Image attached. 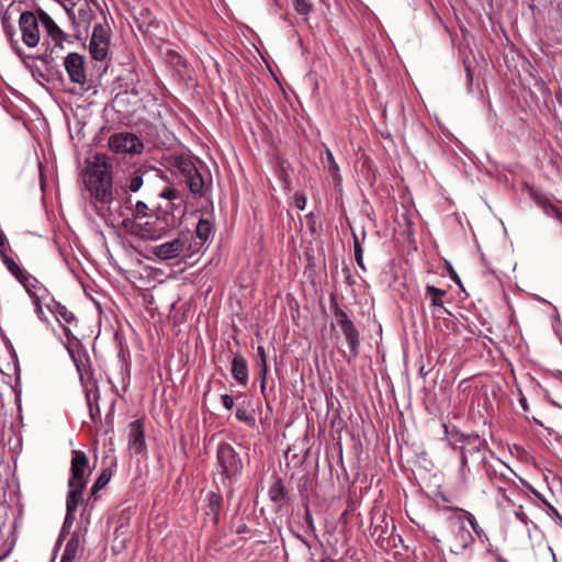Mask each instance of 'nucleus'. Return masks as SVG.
<instances>
[{"label":"nucleus","mask_w":562,"mask_h":562,"mask_svg":"<svg viewBox=\"0 0 562 562\" xmlns=\"http://www.w3.org/2000/svg\"><path fill=\"white\" fill-rule=\"evenodd\" d=\"M446 295V291L438 289L434 285H427L425 290V296L430 301L431 306L442 307V297Z\"/></svg>","instance_id":"33"},{"label":"nucleus","mask_w":562,"mask_h":562,"mask_svg":"<svg viewBox=\"0 0 562 562\" xmlns=\"http://www.w3.org/2000/svg\"><path fill=\"white\" fill-rule=\"evenodd\" d=\"M159 196L168 201L165 207L168 210H175L176 207H183L182 200L178 190L166 187L159 192Z\"/></svg>","instance_id":"31"},{"label":"nucleus","mask_w":562,"mask_h":562,"mask_svg":"<svg viewBox=\"0 0 562 562\" xmlns=\"http://www.w3.org/2000/svg\"><path fill=\"white\" fill-rule=\"evenodd\" d=\"M532 493L537 496V497H541V495L536 491V490H532Z\"/></svg>","instance_id":"52"},{"label":"nucleus","mask_w":562,"mask_h":562,"mask_svg":"<svg viewBox=\"0 0 562 562\" xmlns=\"http://www.w3.org/2000/svg\"><path fill=\"white\" fill-rule=\"evenodd\" d=\"M80 549V540L77 535H72L67 541L61 559L65 562H75Z\"/></svg>","instance_id":"30"},{"label":"nucleus","mask_w":562,"mask_h":562,"mask_svg":"<svg viewBox=\"0 0 562 562\" xmlns=\"http://www.w3.org/2000/svg\"><path fill=\"white\" fill-rule=\"evenodd\" d=\"M109 147L116 154H140L144 149L143 142L128 132H121L109 137Z\"/></svg>","instance_id":"9"},{"label":"nucleus","mask_w":562,"mask_h":562,"mask_svg":"<svg viewBox=\"0 0 562 562\" xmlns=\"http://www.w3.org/2000/svg\"><path fill=\"white\" fill-rule=\"evenodd\" d=\"M325 151H326V164L328 166V171L331 173V177H333L335 183H340L341 177L339 173V166L336 162L330 149L326 148Z\"/></svg>","instance_id":"36"},{"label":"nucleus","mask_w":562,"mask_h":562,"mask_svg":"<svg viewBox=\"0 0 562 562\" xmlns=\"http://www.w3.org/2000/svg\"><path fill=\"white\" fill-rule=\"evenodd\" d=\"M366 236H367L366 231L362 229V238H361L362 241L366 239Z\"/></svg>","instance_id":"51"},{"label":"nucleus","mask_w":562,"mask_h":562,"mask_svg":"<svg viewBox=\"0 0 562 562\" xmlns=\"http://www.w3.org/2000/svg\"><path fill=\"white\" fill-rule=\"evenodd\" d=\"M89 459L83 451L72 450L70 461V479L68 486L86 487L90 475Z\"/></svg>","instance_id":"10"},{"label":"nucleus","mask_w":562,"mask_h":562,"mask_svg":"<svg viewBox=\"0 0 562 562\" xmlns=\"http://www.w3.org/2000/svg\"><path fill=\"white\" fill-rule=\"evenodd\" d=\"M360 261H356L358 267L360 269H362L363 271H366V267H364V263H363V258L359 259Z\"/></svg>","instance_id":"49"},{"label":"nucleus","mask_w":562,"mask_h":562,"mask_svg":"<svg viewBox=\"0 0 562 562\" xmlns=\"http://www.w3.org/2000/svg\"><path fill=\"white\" fill-rule=\"evenodd\" d=\"M222 506V496L217 493L211 492L207 494V514L213 515L217 521L220 516V509Z\"/></svg>","instance_id":"35"},{"label":"nucleus","mask_w":562,"mask_h":562,"mask_svg":"<svg viewBox=\"0 0 562 562\" xmlns=\"http://www.w3.org/2000/svg\"><path fill=\"white\" fill-rule=\"evenodd\" d=\"M449 276L453 281H456L457 283H460V279H459L457 272L451 267L449 268Z\"/></svg>","instance_id":"47"},{"label":"nucleus","mask_w":562,"mask_h":562,"mask_svg":"<svg viewBox=\"0 0 562 562\" xmlns=\"http://www.w3.org/2000/svg\"><path fill=\"white\" fill-rule=\"evenodd\" d=\"M109 43L110 37L106 29L100 23L95 24L89 44L92 58L95 60L105 59L109 50Z\"/></svg>","instance_id":"13"},{"label":"nucleus","mask_w":562,"mask_h":562,"mask_svg":"<svg viewBox=\"0 0 562 562\" xmlns=\"http://www.w3.org/2000/svg\"><path fill=\"white\" fill-rule=\"evenodd\" d=\"M144 183L143 173L136 171L128 176L122 189L125 192H137Z\"/></svg>","instance_id":"34"},{"label":"nucleus","mask_w":562,"mask_h":562,"mask_svg":"<svg viewBox=\"0 0 562 562\" xmlns=\"http://www.w3.org/2000/svg\"><path fill=\"white\" fill-rule=\"evenodd\" d=\"M139 104L140 98L135 88L131 91L119 92L112 100L113 110L122 117H131L137 111Z\"/></svg>","instance_id":"12"},{"label":"nucleus","mask_w":562,"mask_h":562,"mask_svg":"<svg viewBox=\"0 0 562 562\" xmlns=\"http://www.w3.org/2000/svg\"><path fill=\"white\" fill-rule=\"evenodd\" d=\"M286 490L281 479H278L268 491V495L271 502L280 503L286 498Z\"/></svg>","instance_id":"32"},{"label":"nucleus","mask_w":562,"mask_h":562,"mask_svg":"<svg viewBox=\"0 0 562 562\" xmlns=\"http://www.w3.org/2000/svg\"><path fill=\"white\" fill-rule=\"evenodd\" d=\"M169 162L171 168L179 172L183 178L190 176V173L196 169L193 160L190 157L183 155L170 157Z\"/></svg>","instance_id":"23"},{"label":"nucleus","mask_w":562,"mask_h":562,"mask_svg":"<svg viewBox=\"0 0 562 562\" xmlns=\"http://www.w3.org/2000/svg\"><path fill=\"white\" fill-rule=\"evenodd\" d=\"M196 238L200 240L199 243H194L193 248H196V251L213 236V224L209 220L201 218L195 227Z\"/></svg>","instance_id":"24"},{"label":"nucleus","mask_w":562,"mask_h":562,"mask_svg":"<svg viewBox=\"0 0 562 562\" xmlns=\"http://www.w3.org/2000/svg\"><path fill=\"white\" fill-rule=\"evenodd\" d=\"M128 448L135 454H140L146 450L145 429L140 419L130 424Z\"/></svg>","instance_id":"17"},{"label":"nucleus","mask_w":562,"mask_h":562,"mask_svg":"<svg viewBox=\"0 0 562 562\" xmlns=\"http://www.w3.org/2000/svg\"><path fill=\"white\" fill-rule=\"evenodd\" d=\"M5 243H7V238H5V235L3 234V232L0 231V249L1 250H4V246H5Z\"/></svg>","instance_id":"48"},{"label":"nucleus","mask_w":562,"mask_h":562,"mask_svg":"<svg viewBox=\"0 0 562 562\" xmlns=\"http://www.w3.org/2000/svg\"><path fill=\"white\" fill-rule=\"evenodd\" d=\"M232 375L241 385L248 382V363L241 355H235L232 361Z\"/></svg>","instance_id":"22"},{"label":"nucleus","mask_w":562,"mask_h":562,"mask_svg":"<svg viewBox=\"0 0 562 562\" xmlns=\"http://www.w3.org/2000/svg\"><path fill=\"white\" fill-rule=\"evenodd\" d=\"M293 5L297 13L308 14L312 11V3L310 0H292Z\"/></svg>","instance_id":"39"},{"label":"nucleus","mask_w":562,"mask_h":562,"mask_svg":"<svg viewBox=\"0 0 562 562\" xmlns=\"http://www.w3.org/2000/svg\"><path fill=\"white\" fill-rule=\"evenodd\" d=\"M468 520L471 525V527L473 528V530L477 533V521L475 519V517L472 515V514H468Z\"/></svg>","instance_id":"46"},{"label":"nucleus","mask_w":562,"mask_h":562,"mask_svg":"<svg viewBox=\"0 0 562 562\" xmlns=\"http://www.w3.org/2000/svg\"><path fill=\"white\" fill-rule=\"evenodd\" d=\"M133 18L139 32L144 34L149 32L151 26L155 24V16L153 15L151 11L143 5L134 8Z\"/></svg>","instance_id":"20"},{"label":"nucleus","mask_w":562,"mask_h":562,"mask_svg":"<svg viewBox=\"0 0 562 562\" xmlns=\"http://www.w3.org/2000/svg\"><path fill=\"white\" fill-rule=\"evenodd\" d=\"M525 190L527 191L530 199L537 205H539L548 216L554 217L555 220L562 223L561 211L551 202V200L546 194H543L542 192H540L530 184H526Z\"/></svg>","instance_id":"16"},{"label":"nucleus","mask_w":562,"mask_h":562,"mask_svg":"<svg viewBox=\"0 0 562 562\" xmlns=\"http://www.w3.org/2000/svg\"><path fill=\"white\" fill-rule=\"evenodd\" d=\"M111 472L109 470H103L101 474L98 476L95 482L93 483L90 494L91 496H95L97 493L102 490L111 480Z\"/></svg>","instance_id":"37"},{"label":"nucleus","mask_w":562,"mask_h":562,"mask_svg":"<svg viewBox=\"0 0 562 562\" xmlns=\"http://www.w3.org/2000/svg\"><path fill=\"white\" fill-rule=\"evenodd\" d=\"M24 286L26 293L32 299L33 304L35 305V310L37 314H42V300L45 297L47 290L45 286L30 273L27 274V281L21 282Z\"/></svg>","instance_id":"18"},{"label":"nucleus","mask_w":562,"mask_h":562,"mask_svg":"<svg viewBox=\"0 0 562 562\" xmlns=\"http://www.w3.org/2000/svg\"><path fill=\"white\" fill-rule=\"evenodd\" d=\"M329 308L333 313L335 324L339 326L349 346V355L347 356V361L350 362L355 360L359 355V330L347 315V313L339 306L335 294H330L329 296Z\"/></svg>","instance_id":"3"},{"label":"nucleus","mask_w":562,"mask_h":562,"mask_svg":"<svg viewBox=\"0 0 562 562\" xmlns=\"http://www.w3.org/2000/svg\"><path fill=\"white\" fill-rule=\"evenodd\" d=\"M259 378H260V389L261 393H265L266 383H267V374H268V364L267 363H259Z\"/></svg>","instance_id":"40"},{"label":"nucleus","mask_w":562,"mask_h":562,"mask_svg":"<svg viewBox=\"0 0 562 562\" xmlns=\"http://www.w3.org/2000/svg\"><path fill=\"white\" fill-rule=\"evenodd\" d=\"M169 61L172 63L176 67H186V60L177 53L169 52Z\"/></svg>","instance_id":"42"},{"label":"nucleus","mask_w":562,"mask_h":562,"mask_svg":"<svg viewBox=\"0 0 562 562\" xmlns=\"http://www.w3.org/2000/svg\"><path fill=\"white\" fill-rule=\"evenodd\" d=\"M352 239H353L355 259H356V261H360L359 259L363 258V249L361 246V241L355 233H352Z\"/></svg>","instance_id":"41"},{"label":"nucleus","mask_w":562,"mask_h":562,"mask_svg":"<svg viewBox=\"0 0 562 562\" xmlns=\"http://www.w3.org/2000/svg\"><path fill=\"white\" fill-rule=\"evenodd\" d=\"M235 416L236 418L239 420V422H243L245 424H247L248 426H254L255 425V418L252 415H250L247 409H245L244 407H238L236 413H235Z\"/></svg>","instance_id":"38"},{"label":"nucleus","mask_w":562,"mask_h":562,"mask_svg":"<svg viewBox=\"0 0 562 562\" xmlns=\"http://www.w3.org/2000/svg\"><path fill=\"white\" fill-rule=\"evenodd\" d=\"M40 19L41 24L46 32L48 38H50L54 43L52 47H49V43H47V50L53 55L57 49L63 48L64 41H70V35L66 34L52 19V16L46 13L44 10L40 9Z\"/></svg>","instance_id":"11"},{"label":"nucleus","mask_w":562,"mask_h":562,"mask_svg":"<svg viewBox=\"0 0 562 562\" xmlns=\"http://www.w3.org/2000/svg\"><path fill=\"white\" fill-rule=\"evenodd\" d=\"M125 207L131 211V214L133 216L132 221H142L145 217L149 216L148 213V205L143 201H137L136 203H133L132 200L128 198L124 202Z\"/></svg>","instance_id":"29"},{"label":"nucleus","mask_w":562,"mask_h":562,"mask_svg":"<svg viewBox=\"0 0 562 562\" xmlns=\"http://www.w3.org/2000/svg\"><path fill=\"white\" fill-rule=\"evenodd\" d=\"M257 357H258L257 364H259V363H267V355H266V350H265L263 346H258L257 347Z\"/></svg>","instance_id":"45"},{"label":"nucleus","mask_w":562,"mask_h":562,"mask_svg":"<svg viewBox=\"0 0 562 562\" xmlns=\"http://www.w3.org/2000/svg\"><path fill=\"white\" fill-rule=\"evenodd\" d=\"M294 204L299 210H304L306 205V198L304 194L295 193L294 195Z\"/></svg>","instance_id":"43"},{"label":"nucleus","mask_w":562,"mask_h":562,"mask_svg":"<svg viewBox=\"0 0 562 562\" xmlns=\"http://www.w3.org/2000/svg\"><path fill=\"white\" fill-rule=\"evenodd\" d=\"M69 18L77 29L87 30L94 18V13L89 3L85 2L78 7L77 13L72 9H67Z\"/></svg>","instance_id":"19"},{"label":"nucleus","mask_w":562,"mask_h":562,"mask_svg":"<svg viewBox=\"0 0 562 562\" xmlns=\"http://www.w3.org/2000/svg\"><path fill=\"white\" fill-rule=\"evenodd\" d=\"M467 69V77L469 80H472V72H471V69L469 67L465 68Z\"/></svg>","instance_id":"50"},{"label":"nucleus","mask_w":562,"mask_h":562,"mask_svg":"<svg viewBox=\"0 0 562 562\" xmlns=\"http://www.w3.org/2000/svg\"><path fill=\"white\" fill-rule=\"evenodd\" d=\"M191 236L181 233L177 238L162 243L154 248V255L160 260H170L181 255L191 256L196 251L190 243Z\"/></svg>","instance_id":"5"},{"label":"nucleus","mask_w":562,"mask_h":562,"mask_svg":"<svg viewBox=\"0 0 562 562\" xmlns=\"http://www.w3.org/2000/svg\"><path fill=\"white\" fill-rule=\"evenodd\" d=\"M184 215V207L158 206L155 213L142 221H123L124 227L134 236L144 240H156L165 236L168 232L178 228L181 225Z\"/></svg>","instance_id":"1"},{"label":"nucleus","mask_w":562,"mask_h":562,"mask_svg":"<svg viewBox=\"0 0 562 562\" xmlns=\"http://www.w3.org/2000/svg\"><path fill=\"white\" fill-rule=\"evenodd\" d=\"M2 262L5 268L15 277V279L21 283L23 281H27V272L20 268V266L9 257L4 250H0Z\"/></svg>","instance_id":"28"},{"label":"nucleus","mask_w":562,"mask_h":562,"mask_svg":"<svg viewBox=\"0 0 562 562\" xmlns=\"http://www.w3.org/2000/svg\"><path fill=\"white\" fill-rule=\"evenodd\" d=\"M47 308L55 315L57 322L60 324H71L76 321L74 313L55 300L47 305Z\"/></svg>","instance_id":"25"},{"label":"nucleus","mask_w":562,"mask_h":562,"mask_svg":"<svg viewBox=\"0 0 562 562\" xmlns=\"http://www.w3.org/2000/svg\"><path fill=\"white\" fill-rule=\"evenodd\" d=\"M85 183L97 201L112 202V164L105 155L97 154L92 160L87 161Z\"/></svg>","instance_id":"2"},{"label":"nucleus","mask_w":562,"mask_h":562,"mask_svg":"<svg viewBox=\"0 0 562 562\" xmlns=\"http://www.w3.org/2000/svg\"><path fill=\"white\" fill-rule=\"evenodd\" d=\"M80 381L83 386L86 401L89 407V414L93 422H97L101 418L100 407L98 405L99 401V389L97 385V381L91 378H86L85 373L80 371Z\"/></svg>","instance_id":"15"},{"label":"nucleus","mask_w":562,"mask_h":562,"mask_svg":"<svg viewBox=\"0 0 562 562\" xmlns=\"http://www.w3.org/2000/svg\"><path fill=\"white\" fill-rule=\"evenodd\" d=\"M221 402H222L223 406L228 411H231L234 406V398L229 394H223L221 396Z\"/></svg>","instance_id":"44"},{"label":"nucleus","mask_w":562,"mask_h":562,"mask_svg":"<svg viewBox=\"0 0 562 562\" xmlns=\"http://www.w3.org/2000/svg\"><path fill=\"white\" fill-rule=\"evenodd\" d=\"M86 487L77 485L69 486V493L66 499L67 518L72 516L77 510L78 505L82 502V493Z\"/></svg>","instance_id":"26"},{"label":"nucleus","mask_w":562,"mask_h":562,"mask_svg":"<svg viewBox=\"0 0 562 562\" xmlns=\"http://www.w3.org/2000/svg\"><path fill=\"white\" fill-rule=\"evenodd\" d=\"M217 464L225 480L238 476L243 471V461L229 443H221L217 448Z\"/></svg>","instance_id":"6"},{"label":"nucleus","mask_w":562,"mask_h":562,"mask_svg":"<svg viewBox=\"0 0 562 562\" xmlns=\"http://www.w3.org/2000/svg\"><path fill=\"white\" fill-rule=\"evenodd\" d=\"M40 10L37 13L32 11H24L19 18V27L22 35V41L27 47H35L40 43Z\"/></svg>","instance_id":"8"},{"label":"nucleus","mask_w":562,"mask_h":562,"mask_svg":"<svg viewBox=\"0 0 562 562\" xmlns=\"http://www.w3.org/2000/svg\"><path fill=\"white\" fill-rule=\"evenodd\" d=\"M474 542L471 532L462 525L453 536L451 552L458 554L468 549Z\"/></svg>","instance_id":"21"},{"label":"nucleus","mask_w":562,"mask_h":562,"mask_svg":"<svg viewBox=\"0 0 562 562\" xmlns=\"http://www.w3.org/2000/svg\"><path fill=\"white\" fill-rule=\"evenodd\" d=\"M186 183L189 188V191L195 195V196H202L203 195V189H204V179L198 168L190 173V176H187L184 178Z\"/></svg>","instance_id":"27"},{"label":"nucleus","mask_w":562,"mask_h":562,"mask_svg":"<svg viewBox=\"0 0 562 562\" xmlns=\"http://www.w3.org/2000/svg\"><path fill=\"white\" fill-rule=\"evenodd\" d=\"M450 437L454 446L460 445L462 473L468 469L470 458L477 457L482 462V458L485 457L487 451V443L479 435L464 434L458 429H452Z\"/></svg>","instance_id":"4"},{"label":"nucleus","mask_w":562,"mask_h":562,"mask_svg":"<svg viewBox=\"0 0 562 562\" xmlns=\"http://www.w3.org/2000/svg\"><path fill=\"white\" fill-rule=\"evenodd\" d=\"M64 66L74 83L83 86L87 82L85 57L78 53H69L64 59Z\"/></svg>","instance_id":"14"},{"label":"nucleus","mask_w":562,"mask_h":562,"mask_svg":"<svg viewBox=\"0 0 562 562\" xmlns=\"http://www.w3.org/2000/svg\"><path fill=\"white\" fill-rule=\"evenodd\" d=\"M493 461L486 459V457L482 458V468L485 471L491 483L498 491H506V488L510 485L512 479L509 474L513 473L512 469L505 464L498 458H494L492 456Z\"/></svg>","instance_id":"7"}]
</instances>
